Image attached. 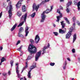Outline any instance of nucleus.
Returning <instances> with one entry per match:
<instances>
[{"label":"nucleus","instance_id":"nucleus-1","mask_svg":"<svg viewBox=\"0 0 80 80\" xmlns=\"http://www.w3.org/2000/svg\"><path fill=\"white\" fill-rule=\"evenodd\" d=\"M28 50L31 54V57H32L28 56L27 59V60H30L32 57H33L34 53H36V52H37V48H36L34 46L32 45V44H30L28 47Z\"/></svg>","mask_w":80,"mask_h":80},{"label":"nucleus","instance_id":"nucleus-2","mask_svg":"<svg viewBox=\"0 0 80 80\" xmlns=\"http://www.w3.org/2000/svg\"><path fill=\"white\" fill-rule=\"evenodd\" d=\"M73 27H71L70 28L69 31L68 32V33L66 35V38L67 39H68L72 35V32H73Z\"/></svg>","mask_w":80,"mask_h":80},{"label":"nucleus","instance_id":"nucleus-3","mask_svg":"<svg viewBox=\"0 0 80 80\" xmlns=\"http://www.w3.org/2000/svg\"><path fill=\"white\" fill-rule=\"evenodd\" d=\"M11 4L12 2H9V5L10 6L9 10L8 12L9 18H11V17H12V9H13V8H12V6Z\"/></svg>","mask_w":80,"mask_h":80},{"label":"nucleus","instance_id":"nucleus-4","mask_svg":"<svg viewBox=\"0 0 80 80\" xmlns=\"http://www.w3.org/2000/svg\"><path fill=\"white\" fill-rule=\"evenodd\" d=\"M57 12L59 13L60 16H57V19L56 20V22H59V21L60 19V18L62 17V14L60 13V9H58Z\"/></svg>","mask_w":80,"mask_h":80},{"label":"nucleus","instance_id":"nucleus-5","mask_svg":"<svg viewBox=\"0 0 80 80\" xmlns=\"http://www.w3.org/2000/svg\"><path fill=\"white\" fill-rule=\"evenodd\" d=\"M42 52L41 51H40L39 52L37 53L36 56H35V61H38V58L39 57H40V56L41 55V52Z\"/></svg>","mask_w":80,"mask_h":80},{"label":"nucleus","instance_id":"nucleus-6","mask_svg":"<svg viewBox=\"0 0 80 80\" xmlns=\"http://www.w3.org/2000/svg\"><path fill=\"white\" fill-rule=\"evenodd\" d=\"M27 17V13H26L24 15L22 16L21 19V21H24L25 22H26Z\"/></svg>","mask_w":80,"mask_h":80},{"label":"nucleus","instance_id":"nucleus-7","mask_svg":"<svg viewBox=\"0 0 80 80\" xmlns=\"http://www.w3.org/2000/svg\"><path fill=\"white\" fill-rule=\"evenodd\" d=\"M45 13V12H43V13L42 14L41 18L42 19L41 20L40 22H43L45 21V17H46V16L44 14Z\"/></svg>","mask_w":80,"mask_h":80},{"label":"nucleus","instance_id":"nucleus-8","mask_svg":"<svg viewBox=\"0 0 80 80\" xmlns=\"http://www.w3.org/2000/svg\"><path fill=\"white\" fill-rule=\"evenodd\" d=\"M39 5L36 6V4H34L32 6L33 10H35V9L36 11L37 12L38 9V8H39Z\"/></svg>","mask_w":80,"mask_h":80},{"label":"nucleus","instance_id":"nucleus-9","mask_svg":"<svg viewBox=\"0 0 80 80\" xmlns=\"http://www.w3.org/2000/svg\"><path fill=\"white\" fill-rule=\"evenodd\" d=\"M35 42L36 43H38V42L40 41V38L38 35H37L35 37Z\"/></svg>","mask_w":80,"mask_h":80},{"label":"nucleus","instance_id":"nucleus-10","mask_svg":"<svg viewBox=\"0 0 80 80\" xmlns=\"http://www.w3.org/2000/svg\"><path fill=\"white\" fill-rule=\"evenodd\" d=\"M22 0L19 1L16 4V7L17 8H19L20 7L21 5H22V3L21 2H22Z\"/></svg>","mask_w":80,"mask_h":80},{"label":"nucleus","instance_id":"nucleus-11","mask_svg":"<svg viewBox=\"0 0 80 80\" xmlns=\"http://www.w3.org/2000/svg\"><path fill=\"white\" fill-rule=\"evenodd\" d=\"M19 68H18V66H17L16 68V73L18 75V77L19 78H20V75L19 74Z\"/></svg>","mask_w":80,"mask_h":80},{"label":"nucleus","instance_id":"nucleus-12","mask_svg":"<svg viewBox=\"0 0 80 80\" xmlns=\"http://www.w3.org/2000/svg\"><path fill=\"white\" fill-rule=\"evenodd\" d=\"M50 47V44H49V43H48V45L47 47H44L43 49V53H42V55H43L45 53V49H47V48H49Z\"/></svg>","mask_w":80,"mask_h":80},{"label":"nucleus","instance_id":"nucleus-13","mask_svg":"<svg viewBox=\"0 0 80 80\" xmlns=\"http://www.w3.org/2000/svg\"><path fill=\"white\" fill-rule=\"evenodd\" d=\"M28 29L29 28L28 27H27L25 28V36L27 37V35H28V34L29 33V31H28Z\"/></svg>","mask_w":80,"mask_h":80},{"label":"nucleus","instance_id":"nucleus-14","mask_svg":"<svg viewBox=\"0 0 80 80\" xmlns=\"http://www.w3.org/2000/svg\"><path fill=\"white\" fill-rule=\"evenodd\" d=\"M64 30H62L61 29H59V33H64L66 32V28H64Z\"/></svg>","mask_w":80,"mask_h":80},{"label":"nucleus","instance_id":"nucleus-15","mask_svg":"<svg viewBox=\"0 0 80 80\" xmlns=\"http://www.w3.org/2000/svg\"><path fill=\"white\" fill-rule=\"evenodd\" d=\"M36 67V62H34L33 65H32V66H31L30 67V70L31 71H32V69H33V68H35Z\"/></svg>","mask_w":80,"mask_h":80},{"label":"nucleus","instance_id":"nucleus-16","mask_svg":"<svg viewBox=\"0 0 80 80\" xmlns=\"http://www.w3.org/2000/svg\"><path fill=\"white\" fill-rule=\"evenodd\" d=\"M64 21H62L61 22V25L62 26V28H64L65 27V24L64 23Z\"/></svg>","mask_w":80,"mask_h":80},{"label":"nucleus","instance_id":"nucleus-17","mask_svg":"<svg viewBox=\"0 0 80 80\" xmlns=\"http://www.w3.org/2000/svg\"><path fill=\"white\" fill-rule=\"evenodd\" d=\"M28 77L29 78H31V71H29L28 72Z\"/></svg>","mask_w":80,"mask_h":80},{"label":"nucleus","instance_id":"nucleus-18","mask_svg":"<svg viewBox=\"0 0 80 80\" xmlns=\"http://www.w3.org/2000/svg\"><path fill=\"white\" fill-rule=\"evenodd\" d=\"M17 25V24L16 23L12 28L11 29V32H12V31H13L15 29V28H16V26Z\"/></svg>","mask_w":80,"mask_h":80},{"label":"nucleus","instance_id":"nucleus-19","mask_svg":"<svg viewBox=\"0 0 80 80\" xmlns=\"http://www.w3.org/2000/svg\"><path fill=\"white\" fill-rule=\"evenodd\" d=\"M76 39H77V36L76 34H74L73 36V43H74L75 41L76 40Z\"/></svg>","mask_w":80,"mask_h":80},{"label":"nucleus","instance_id":"nucleus-20","mask_svg":"<svg viewBox=\"0 0 80 80\" xmlns=\"http://www.w3.org/2000/svg\"><path fill=\"white\" fill-rule=\"evenodd\" d=\"M20 33H21V32H18V37H20V38H23V37H24Z\"/></svg>","mask_w":80,"mask_h":80},{"label":"nucleus","instance_id":"nucleus-21","mask_svg":"<svg viewBox=\"0 0 80 80\" xmlns=\"http://www.w3.org/2000/svg\"><path fill=\"white\" fill-rule=\"evenodd\" d=\"M22 12H24L26 11V7H25V5L22 6Z\"/></svg>","mask_w":80,"mask_h":80},{"label":"nucleus","instance_id":"nucleus-22","mask_svg":"<svg viewBox=\"0 0 80 80\" xmlns=\"http://www.w3.org/2000/svg\"><path fill=\"white\" fill-rule=\"evenodd\" d=\"M66 65H67V61H65L63 65V69L64 70H65L66 69Z\"/></svg>","mask_w":80,"mask_h":80},{"label":"nucleus","instance_id":"nucleus-23","mask_svg":"<svg viewBox=\"0 0 80 80\" xmlns=\"http://www.w3.org/2000/svg\"><path fill=\"white\" fill-rule=\"evenodd\" d=\"M72 2L71 1L68 2V3L67 4V7H68L69 6H70V5H72Z\"/></svg>","mask_w":80,"mask_h":80},{"label":"nucleus","instance_id":"nucleus-24","mask_svg":"<svg viewBox=\"0 0 80 80\" xmlns=\"http://www.w3.org/2000/svg\"><path fill=\"white\" fill-rule=\"evenodd\" d=\"M24 23V21L22 22H20L18 26V27H22V25H23Z\"/></svg>","mask_w":80,"mask_h":80},{"label":"nucleus","instance_id":"nucleus-25","mask_svg":"<svg viewBox=\"0 0 80 80\" xmlns=\"http://www.w3.org/2000/svg\"><path fill=\"white\" fill-rule=\"evenodd\" d=\"M64 19L66 21L67 23L68 24H70V22H69V20L68 19V18H64Z\"/></svg>","mask_w":80,"mask_h":80},{"label":"nucleus","instance_id":"nucleus-26","mask_svg":"<svg viewBox=\"0 0 80 80\" xmlns=\"http://www.w3.org/2000/svg\"><path fill=\"white\" fill-rule=\"evenodd\" d=\"M66 12H67V13H69L70 12V10L69 9V8H68V7H66Z\"/></svg>","mask_w":80,"mask_h":80},{"label":"nucleus","instance_id":"nucleus-27","mask_svg":"<svg viewBox=\"0 0 80 80\" xmlns=\"http://www.w3.org/2000/svg\"><path fill=\"white\" fill-rule=\"evenodd\" d=\"M23 28L22 27H21L19 29V32L21 33L22 32H23Z\"/></svg>","mask_w":80,"mask_h":80},{"label":"nucleus","instance_id":"nucleus-28","mask_svg":"<svg viewBox=\"0 0 80 80\" xmlns=\"http://www.w3.org/2000/svg\"><path fill=\"white\" fill-rule=\"evenodd\" d=\"M21 15H22V13L18 11V12L17 15H18V16L19 17H20Z\"/></svg>","mask_w":80,"mask_h":80},{"label":"nucleus","instance_id":"nucleus-29","mask_svg":"<svg viewBox=\"0 0 80 80\" xmlns=\"http://www.w3.org/2000/svg\"><path fill=\"white\" fill-rule=\"evenodd\" d=\"M6 60V59L5 58L2 57L1 60V62H3L4 61H5Z\"/></svg>","mask_w":80,"mask_h":80},{"label":"nucleus","instance_id":"nucleus-30","mask_svg":"<svg viewBox=\"0 0 80 80\" xmlns=\"http://www.w3.org/2000/svg\"><path fill=\"white\" fill-rule=\"evenodd\" d=\"M28 67V65H26L25 67L23 68V69L22 70L21 73H22V72H23V71L24 70H25L26 68H27Z\"/></svg>","mask_w":80,"mask_h":80},{"label":"nucleus","instance_id":"nucleus-31","mask_svg":"<svg viewBox=\"0 0 80 80\" xmlns=\"http://www.w3.org/2000/svg\"><path fill=\"white\" fill-rule=\"evenodd\" d=\"M36 13V12H34L33 14H32L31 15V17H32V18H33V17H35V15Z\"/></svg>","mask_w":80,"mask_h":80},{"label":"nucleus","instance_id":"nucleus-32","mask_svg":"<svg viewBox=\"0 0 80 80\" xmlns=\"http://www.w3.org/2000/svg\"><path fill=\"white\" fill-rule=\"evenodd\" d=\"M50 12H51V11H50V10L49 9H47L45 12L46 13H49Z\"/></svg>","mask_w":80,"mask_h":80},{"label":"nucleus","instance_id":"nucleus-33","mask_svg":"<svg viewBox=\"0 0 80 80\" xmlns=\"http://www.w3.org/2000/svg\"><path fill=\"white\" fill-rule=\"evenodd\" d=\"M53 33L54 34V35H55V36H57V35H58V32H53Z\"/></svg>","mask_w":80,"mask_h":80},{"label":"nucleus","instance_id":"nucleus-34","mask_svg":"<svg viewBox=\"0 0 80 80\" xmlns=\"http://www.w3.org/2000/svg\"><path fill=\"white\" fill-rule=\"evenodd\" d=\"M22 46H21L18 49V51H19V52H21L22 51H21L20 50L22 49Z\"/></svg>","mask_w":80,"mask_h":80},{"label":"nucleus","instance_id":"nucleus-35","mask_svg":"<svg viewBox=\"0 0 80 80\" xmlns=\"http://www.w3.org/2000/svg\"><path fill=\"white\" fill-rule=\"evenodd\" d=\"M72 20L74 22H75V20H76V18H75V17H73Z\"/></svg>","mask_w":80,"mask_h":80},{"label":"nucleus","instance_id":"nucleus-36","mask_svg":"<svg viewBox=\"0 0 80 80\" xmlns=\"http://www.w3.org/2000/svg\"><path fill=\"white\" fill-rule=\"evenodd\" d=\"M46 2L45 1H42L41 4H40V5H43V4H44V3H45Z\"/></svg>","mask_w":80,"mask_h":80},{"label":"nucleus","instance_id":"nucleus-37","mask_svg":"<svg viewBox=\"0 0 80 80\" xmlns=\"http://www.w3.org/2000/svg\"><path fill=\"white\" fill-rule=\"evenodd\" d=\"M13 61H11L10 62V64L11 65V67H12L13 66Z\"/></svg>","mask_w":80,"mask_h":80},{"label":"nucleus","instance_id":"nucleus-38","mask_svg":"<svg viewBox=\"0 0 80 80\" xmlns=\"http://www.w3.org/2000/svg\"><path fill=\"white\" fill-rule=\"evenodd\" d=\"M72 53H75V50L74 48H73L72 50Z\"/></svg>","mask_w":80,"mask_h":80},{"label":"nucleus","instance_id":"nucleus-39","mask_svg":"<svg viewBox=\"0 0 80 80\" xmlns=\"http://www.w3.org/2000/svg\"><path fill=\"white\" fill-rule=\"evenodd\" d=\"M55 65V63H50V65H51V66H53Z\"/></svg>","mask_w":80,"mask_h":80},{"label":"nucleus","instance_id":"nucleus-40","mask_svg":"<svg viewBox=\"0 0 80 80\" xmlns=\"http://www.w3.org/2000/svg\"><path fill=\"white\" fill-rule=\"evenodd\" d=\"M20 80H27V79L24 77V79L23 78H21V79Z\"/></svg>","mask_w":80,"mask_h":80},{"label":"nucleus","instance_id":"nucleus-41","mask_svg":"<svg viewBox=\"0 0 80 80\" xmlns=\"http://www.w3.org/2000/svg\"><path fill=\"white\" fill-rule=\"evenodd\" d=\"M30 42L31 43H34V41L33 39H30Z\"/></svg>","mask_w":80,"mask_h":80},{"label":"nucleus","instance_id":"nucleus-42","mask_svg":"<svg viewBox=\"0 0 80 80\" xmlns=\"http://www.w3.org/2000/svg\"><path fill=\"white\" fill-rule=\"evenodd\" d=\"M2 75L3 76H6L7 75V73L6 72H4L2 73Z\"/></svg>","mask_w":80,"mask_h":80},{"label":"nucleus","instance_id":"nucleus-43","mask_svg":"<svg viewBox=\"0 0 80 80\" xmlns=\"http://www.w3.org/2000/svg\"><path fill=\"white\" fill-rule=\"evenodd\" d=\"M20 43V41H18L17 44H16V45H18V44H19V43Z\"/></svg>","mask_w":80,"mask_h":80},{"label":"nucleus","instance_id":"nucleus-44","mask_svg":"<svg viewBox=\"0 0 80 80\" xmlns=\"http://www.w3.org/2000/svg\"><path fill=\"white\" fill-rule=\"evenodd\" d=\"M74 3L75 5H77V1H74Z\"/></svg>","mask_w":80,"mask_h":80},{"label":"nucleus","instance_id":"nucleus-45","mask_svg":"<svg viewBox=\"0 0 80 80\" xmlns=\"http://www.w3.org/2000/svg\"><path fill=\"white\" fill-rule=\"evenodd\" d=\"M2 12H1L0 13V18H2Z\"/></svg>","mask_w":80,"mask_h":80},{"label":"nucleus","instance_id":"nucleus-46","mask_svg":"<svg viewBox=\"0 0 80 80\" xmlns=\"http://www.w3.org/2000/svg\"><path fill=\"white\" fill-rule=\"evenodd\" d=\"M77 23L78 24V25L79 26H80V22L78 21L77 22Z\"/></svg>","mask_w":80,"mask_h":80},{"label":"nucleus","instance_id":"nucleus-47","mask_svg":"<svg viewBox=\"0 0 80 80\" xmlns=\"http://www.w3.org/2000/svg\"><path fill=\"white\" fill-rule=\"evenodd\" d=\"M77 6H80V1L77 4Z\"/></svg>","mask_w":80,"mask_h":80},{"label":"nucleus","instance_id":"nucleus-48","mask_svg":"<svg viewBox=\"0 0 80 80\" xmlns=\"http://www.w3.org/2000/svg\"><path fill=\"white\" fill-rule=\"evenodd\" d=\"M20 52H21V54H20V56H22V55H23V52L22 51H21Z\"/></svg>","mask_w":80,"mask_h":80},{"label":"nucleus","instance_id":"nucleus-49","mask_svg":"<svg viewBox=\"0 0 80 80\" xmlns=\"http://www.w3.org/2000/svg\"><path fill=\"white\" fill-rule=\"evenodd\" d=\"M0 50H2V49H3V47H2V46H1L0 48Z\"/></svg>","mask_w":80,"mask_h":80},{"label":"nucleus","instance_id":"nucleus-50","mask_svg":"<svg viewBox=\"0 0 80 80\" xmlns=\"http://www.w3.org/2000/svg\"><path fill=\"white\" fill-rule=\"evenodd\" d=\"M78 10H80V6H78Z\"/></svg>","mask_w":80,"mask_h":80},{"label":"nucleus","instance_id":"nucleus-51","mask_svg":"<svg viewBox=\"0 0 80 80\" xmlns=\"http://www.w3.org/2000/svg\"><path fill=\"white\" fill-rule=\"evenodd\" d=\"M10 73H11L10 71H9L8 72V74L9 75H10Z\"/></svg>","mask_w":80,"mask_h":80},{"label":"nucleus","instance_id":"nucleus-52","mask_svg":"<svg viewBox=\"0 0 80 80\" xmlns=\"http://www.w3.org/2000/svg\"><path fill=\"white\" fill-rule=\"evenodd\" d=\"M60 8L61 9V10H63V7H62L60 6Z\"/></svg>","mask_w":80,"mask_h":80},{"label":"nucleus","instance_id":"nucleus-53","mask_svg":"<svg viewBox=\"0 0 80 80\" xmlns=\"http://www.w3.org/2000/svg\"><path fill=\"white\" fill-rule=\"evenodd\" d=\"M53 9V6H51V10L50 11H52V10Z\"/></svg>","mask_w":80,"mask_h":80},{"label":"nucleus","instance_id":"nucleus-54","mask_svg":"<svg viewBox=\"0 0 80 80\" xmlns=\"http://www.w3.org/2000/svg\"><path fill=\"white\" fill-rule=\"evenodd\" d=\"M53 26L54 27H56V25L54 24H53Z\"/></svg>","mask_w":80,"mask_h":80},{"label":"nucleus","instance_id":"nucleus-55","mask_svg":"<svg viewBox=\"0 0 80 80\" xmlns=\"http://www.w3.org/2000/svg\"><path fill=\"white\" fill-rule=\"evenodd\" d=\"M49 1H50V0H45V2H49Z\"/></svg>","mask_w":80,"mask_h":80},{"label":"nucleus","instance_id":"nucleus-56","mask_svg":"<svg viewBox=\"0 0 80 80\" xmlns=\"http://www.w3.org/2000/svg\"><path fill=\"white\" fill-rule=\"evenodd\" d=\"M67 60L68 61H70V58H67Z\"/></svg>","mask_w":80,"mask_h":80},{"label":"nucleus","instance_id":"nucleus-57","mask_svg":"<svg viewBox=\"0 0 80 80\" xmlns=\"http://www.w3.org/2000/svg\"><path fill=\"white\" fill-rule=\"evenodd\" d=\"M10 0H7V2H10Z\"/></svg>","mask_w":80,"mask_h":80},{"label":"nucleus","instance_id":"nucleus-58","mask_svg":"<svg viewBox=\"0 0 80 80\" xmlns=\"http://www.w3.org/2000/svg\"><path fill=\"white\" fill-rule=\"evenodd\" d=\"M26 65H28V63H27V62H26Z\"/></svg>","mask_w":80,"mask_h":80},{"label":"nucleus","instance_id":"nucleus-59","mask_svg":"<svg viewBox=\"0 0 80 80\" xmlns=\"http://www.w3.org/2000/svg\"><path fill=\"white\" fill-rule=\"evenodd\" d=\"M3 62H2V61H1V62L0 63V65H2V63Z\"/></svg>","mask_w":80,"mask_h":80},{"label":"nucleus","instance_id":"nucleus-60","mask_svg":"<svg viewBox=\"0 0 80 80\" xmlns=\"http://www.w3.org/2000/svg\"><path fill=\"white\" fill-rule=\"evenodd\" d=\"M73 26H75V23H73Z\"/></svg>","mask_w":80,"mask_h":80},{"label":"nucleus","instance_id":"nucleus-61","mask_svg":"<svg viewBox=\"0 0 80 80\" xmlns=\"http://www.w3.org/2000/svg\"><path fill=\"white\" fill-rule=\"evenodd\" d=\"M18 63L16 64V66H17V65H18Z\"/></svg>","mask_w":80,"mask_h":80},{"label":"nucleus","instance_id":"nucleus-62","mask_svg":"<svg viewBox=\"0 0 80 80\" xmlns=\"http://www.w3.org/2000/svg\"><path fill=\"white\" fill-rule=\"evenodd\" d=\"M62 1H63V0H60V2H62Z\"/></svg>","mask_w":80,"mask_h":80},{"label":"nucleus","instance_id":"nucleus-63","mask_svg":"<svg viewBox=\"0 0 80 80\" xmlns=\"http://www.w3.org/2000/svg\"><path fill=\"white\" fill-rule=\"evenodd\" d=\"M74 80V78H72V80Z\"/></svg>","mask_w":80,"mask_h":80},{"label":"nucleus","instance_id":"nucleus-64","mask_svg":"<svg viewBox=\"0 0 80 80\" xmlns=\"http://www.w3.org/2000/svg\"><path fill=\"white\" fill-rule=\"evenodd\" d=\"M78 60H80V58H78Z\"/></svg>","mask_w":80,"mask_h":80}]
</instances>
